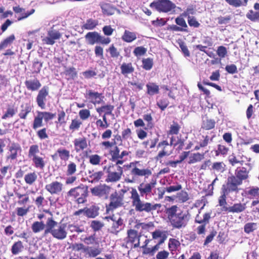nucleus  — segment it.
<instances>
[{
    "label": "nucleus",
    "instance_id": "1",
    "mask_svg": "<svg viewBox=\"0 0 259 259\" xmlns=\"http://www.w3.org/2000/svg\"><path fill=\"white\" fill-rule=\"evenodd\" d=\"M166 213L172 227L178 229L185 228L190 218L188 212L182 210L176 205L167 208Z\"/></svg>",
    "mask_w": 259,
    "mask_h": 259
},
{
    "label": "nucleus",
    "instance_id": "2",
    "mask_svg": "<svg viewBox=\"0 0 259 259\" xmlns=\"http://www.w3.org/2000/svg\"><path fill=\"white\" fill-rule=\"evenodd\" d=\"M132 205L136 211L147 213L156 210L161 206L160 204L145 202L141 199L140 196L135 188H132L130 191Z\"/></svg>",
    "mask_w": 259,
    "mask_h": 259
},
{
    "label": "nucleus",
    "instance_id": "3",
    "mask_svg": "<svg viewBox=\"0 0 259 259\" xmlns=\"http://www.w3.org/2000/svg\"><path fill=\"white\" fill-rule=\"evenodd\" d=\"M45 233H50L54 238L58 240H63L66 238L67 235L66 225L59 223L52 218H49L46 222Z\"/></svg>",
    "mask_w": 259,
    "mask_h": 259
},
{
    "label": "nucleus",
    "instance_id": "4",
    "mask_svg": "<svg viewBox=\"0 0 259 259\" xmlns=\"http://www.w3.org/2000/svg\"><path fill=\"white\" fill-rule=\"evenodd\" d=\"M88 194V187L83 185L71 188L66 193L65 198L67 200L76 201L78 204L87 201Z\"/></svg>",
    "mask_w": 259,
    "mask_h": 259
},
{
    "label": "nucleus",
    "instance_id": "5",
    "mask_svg": "<svg viewBox=\"0 0 259 259\" xmlns=\"http://www.w3.org/2000/svg\"><path fill=\"white\" fill-rule=\"evenodd\" d=\"M138 162L130 163L129 167H133L131 170V175L132 177L125 178V181L127 183H135L138 181V177H144L148 178L152 175L151 170L149 168L140 169L136 166Z\"/></svg>",
    "mask_w": 259,
    "mask_h": 259
},
{
    "label": "nucleus",
    "instance_id": "6",
    "mask_svg": "<svg viewBox=\"0 0 259 259\" xmlns=\"http://www.w3.org/2000/svg\"><path fill=\"white\" fill-rule=\"evenodd\" d=\"M39 149L37 145L30 146L28 156L32 160L34 167L36 168L43 169L45 166L46 163L41 157L38 156Z\"/></svg>",
    "mask_w": 259,
    "mask_h": 259
},
{
    "label": "nucleus",
    "instance_id": "7",
    "mask_svg": "<svg viewBox=\"0 0 259 259\" xmlns=\"http://www.w3.org/2000/svg\"><path fill=\"white\" fill-rule=\"evenodd\" d=\"M150 7L159 12L168 13L174 10L176 6L169 0H156L151 3Z\"/></svg>",
    "mask_w": 259,
    "mask_h": 259
},
{
    "label": "nucleus",
    "instance_id": "8",
    "mask_svg": "<svg viewBox=\"0 0 259 259\" xmlns=\"http://www.w3.org/2000/svg\"><path fill=\"white\" fill-rule=\"evenodd\" d=\"M241 185L234 177L229 176L227 180L226 184H224L222 188V193L229 195L232 192L238 193V186Z\"/></svg>",
    "mask_w": 259,
    "mask_h": 259
},
{
    "label": "nucleus",
    "instance_id": "9",
    "mask_svg": "<svg viewBox=\"0 0 259 259\" xmlns=\"http://www.w3.org/2000/svg\"><path fill=\"white\" fill-rule=\"evenodd\" d=\"M245 165L249 167L248 170L244 167H238L235 170L234 175H231L232 177H234L235 178L236 180H237L240 185L242 184L243 181H245L248 178L249 171L252 168L250 163H246Z\"/></svg>",
    "mask_w": 259,
    "mask_h": 259
},
{
    "label": "nucleus",
    "instance_id": "10",
    "mask_svg": "<svg viewBox=\"0 0 259 259\" xmlns=\"http://www.w3.org/2000/svg\"><path fill=\"white\" fill-rule=\"evenodd\" d=\"M156 184V181H152L150 183L143 182L140 184L138 186L140 196L146 197L148 195H150Z\"/></svg>",
    "mask_w": 259,
    "mask_h": 259
},
{
    "label": "nucleus",
    "instance_id": "11",
    "mask_svg": "<svg viewBox=\"0 0 259 259\" xmlns=\"http://www.w3.org/2000/svg\"><path fill=\"white\" fill-rule=\"evenodd\" d=\"M110 202L108 205L106 206V210L109 211L113 210L123 204V199L119 196L118 193L115 192L112 193L110 196Z\"/></svg>",
    "mask_w": 259,
    "mask_h": 259
},
{
    "label": "nucleus",
    "instance_id": "12",
    "mask_svg": "<svg viewBox=\"0 0 259 259\" xmlns=\"http://www.w3.org/2000/svg\"><path fill=\"white\" fill-rule=\"evenodd\" d=\"M85 98L89 100L90 102L96 105L102 103L104 96L101 93L89 90L86 92Z\"/></svg>",
    "mask_w": 259,
    "mask_h": 259
},
{
    "label": "nucleus",
    "instance_id": "13",
    "mask_svg": "<svg viewBox=\"0 0 259 259\" xmlns=\"http://www.w3.org/2000/svg\"><path fill=\"white\" fill-rule=\"evenodd\" d=\"M61 36V34L58 30L51 29L48 31L47 36L42 38V41L45 44L53 45Z\"/></svg>",
    "mask_w": 259,
    "mask_h": 259
},
{
    "label": "nucleus",
    "instance_id": "14",
    "mask_svg": "<svg viewBox=\"0 0 259 259\" xmlns=\"http://www.w3.org/2000/svg\"><path fill=\"white\" fill-rule=\"evenodd\" d=\"M8 152L7 159L15 160L20 154L22 149L20 145L18 143L13 142L8 146Z\"/></svg>",
    "mask_w": 259,
    "mask_h": 259
},
{
    "label": "nucleus",
    "instance_id": "15",
    "mask_svg": "<svg viewBox=\"0 0 259 259\" xmlns=\"http://www.w3.org/2000/svg\"><path fill=\"white\" fill-rule=\"evenodd\" d=\"M128 236L126 238V243L127 244H131L136 248L140 245V239L141 236L138 234L137 231L131 229L127 231Z\"/></svg>",
    "mask_w": 259,
    "mask_h": 259
},
{
    "label": "nucleus",
    "instance_id": "16",
    "mask_svg": "<svg viewBox=\"0 0 259 259\" xmlns=\"http://www.w3.org/2000/svg\"><path fill=\"white\" fill-rule=\"evenodd\" d=\"M117 171H108L105 181L107 183H116L119 181L123 174V168L120 165H117Z\"/></svg>",
    "mask_w": 259,
    "mask_h": 259
},
{
    "label": "nucleus",
    "instance_id": "17",
    "mask_svg": "<svg viewBox=\"0 0 259 259\" xmlns=\"http://www.w3.org/2000/svg\"><path fill=\"white\" fill-rule=\"evenodd\" d=\"M63 188V184L58 181H53L45 186V189L51 195L60 194Z\"/></svg>",
    "mask_w": 259,
    "mask_h": 259
},
{
    "label": "nucleus",
    "instance_id": "18",
    "mask_svg": "<svg viewBox=\"0 0 259 259\" xmlns=\"http://www.w3.org/2000/svg\"><path fill=\"white\" fill-rule=\"evenodd\" d=\"M110 190V187L106 184L99 185L91 189L92 194L94 196L98 197L107 195Z\"/></svg>",
    "mask_w": 259,
    "mask_h": 259
},
{
    "label": "nucleus",
    "instance_id": "19",
    "mask_svg": "<svg viewBox=\"0 0 259 259\" xmlns=\"http://www.w3.org/2000/svg\"><path fill=\"white\" fill-rule=\"evenodd\" d=\"M250 158H247L243 155L238 154L236 155L234 153L228 157L229 162L232 166H235L237 164L242 165L246 161H250Z\"/></svg>",
    "mask_w": 259,
    "mask_h": 259
},
{
    "label": "nucleus",
    "instance_id": "20",
    "mask_svg": "<svg viewBox=\"0 0 259 259\" xmlns=\"http://www.w3.org/2000/svg\"><path fill=\"white\" fill-rule=\"evenodd\" d=\"M49 94V89L47 87H44L39 91L36 97V102L39 107L41 109L45 108V102L46 97Z\"/></svg>",
    "mask_w": 259,
    "mask_h": 259
},
{
    "label": "nucleus",
    "instance_id": "21",
    "mask_svg": "<svg viewBox=\"0 0 259 259\" xmlns=\"http://www.w3.org/2000/svg\"><path fill=\"white\" fill-rule=\"evenodd\" d=\"M109 154L111 156L110 160L114 162L116 165H120L123 163L124 160L120 159V150L117 146H115L110 150Z\"/></svg>",
    "mask_w": 259,
    "mask_h": 259
},
{
    "label": "nucleus",
    "instance_id": "22",
    "mask_svg": "<svg viewBox=\"0 0 259 259\" xmlns=\"http://www.w3.org/2000/svg\"><path fill=\"white\" fill-rule=\"evenodd\" d=\"M246 208L245 203H237L228 208H224V210H228L227 212L231 213H240L244 211Z\"/></svg>",
    "mask_w": 259,
    "mask_h": 259
},
{
    "label": "nucleus",
    "instance_id": "23",
    "mask_svg": "<svg viewBox=\"0 0 259 259\" xmlns=\"http://www.w3.org/2000/svg\"><path fill=\"white\" fill-rule=\"evenodd\" d=\"M74 149L76 152H79L88 147L87 140L85 138H79L74 140Z\"/></svg>",
    "mask_w": 259,
    "mask_h": 259
},
{
    "label": "nucleus",
    "instance_id": "24",
    "mask_svg": "<svg viewBox=\"0 0 259 259\" xmlns=\"http://www.w3.org/2000/svg\"><path fill=\"white\" fill-rule=\"evenodd\" d=\"M99 33L96 31L89 32L85 35V38L88 44L94 45L99 43Z\"/></svg>",
    "mask_w": 259,
    "mask_h": 259
},
{
    "label": "nucleus",
    "instance_id": "25",
    "mask_svg": "<svg viewBox=\"0 0 259 259\" xmlns=\"http://www.w3.org/2000/svg\"><path fill=\"white\" fill-rule=\"evenodd\" d=\"M104 175L103 171H94V170L89 171V182L95 183L99 182Z\"/></svg>",
    "mask_w": 259,
    "mask_h": 259
},
{
    "label": "nucleus",
    "instance_id": "26",
    "mask_svg": "<svg viewBox=\"0 0 259 259\" xmlns=\"http://www.w3.org/2000/svg\"><path fill=\"white\" fill-rule=\"evenodd\" d=\"M81 240L85 244L89 245H99L98 238L96 237V234H93L90 236L82 235L80 238Z\"/></svg>",
    "mask_w": 259,
    "mask_h": 259
},
{
    "label": "nucleus",
    "instance_id": "27",
    "mask_svg": "<svg viewBox=\"0 0 259 259\" xmlns=\"http://www.w3.org/2000/svg\"><path fill=\"white\" fill-rule=\"evenodd\" d=\"M113 221V222L111 228V233L117 234L123 228V220L119 217L117 221Z\"/></svg>",
    "mask_w": 259,
    "mask_h": 259
},
{
    "label": "nucleus",
    "instance_id": "28",
    "mask_svg": "<svg viewBox=\"0 0 259 259\" xmlns=\"http://www.w3.org/2000/svg\"><path fill=\"white\" fill-rule=\"evenodd\" d=\"M32 110L31 105L28 103L22 104L20 106L19 116L21 119H25L27 115Z\"/></svg>",
    "mask_w": 259,
    "mask_h": 259
},
{
    "label": "nucleus",
    "instance_id": "29",
    "mask_svg": "<svg viewBox=\"0 0 259 259\" xmlns=\"http://www.w3.org/2000/svg\"><path fill=\"white\" fill-rule=\"evenodd\" d=\"M245 193L249 199L259 198V188L256 186L250 187L245 191Z\"/></svg>",
    "mask_w": 259,
    "mask_h": 259
},
{
    "label": "nucleus",
    "instance_id": "30",
    "mask_svg": "<svg viewBox=\"0 0 259 259\" xmlns=\"http://www.w3.org/2000/svg\"><path fill=\"white\" fill-rule=\"evenodd\" d=\"M25 84L27 89L31 91L37 90L41 87L40 83L37 79L26 80Z\"/></svg>",
    "mask_w": 259,
    "mask_h": 259
},
{
    "label": "nucleus",
    "instance_id": "31",
    "mask_svg": "<svg viewBox=\"0 0 259 259\" xmlns=\"http://www.w3.org/2000/svg\"><path fill=\"white\" fill-rule=\"evenodd\" d=\"M114 106L113 105H106L97 108L96 110L99 115H101L102 113H104V115H111Z\"/></svg>",
    "mask_w": 259,
    "mask_h": 259
},
{
    "label": "nucleus",
    "instance_id": "32",
    "mask_svg": "<svg viewBox=\"0 0 259 259\" xmlns=\"http://www.w3.org/2000/svg\"><path fill=\"white\" fill-rule=\"evenodd\" d=\"M121 38L126 42H131L137 38V34L136 32L125 30Z\"/></svg>",
    "mask_w": 259,
    "mask_h": 259
},
{
    "label": "nucleus",
    "instance_id": "33",
    "mask_svg": "<svg viewBox=\"0 0 259 259\" xmlns=\"http://www.w3.org/2000/svg\"><path fill=\"white\" fill-rule=\"evenodd\" d=\"M101 252V250L98 246L96 247L87 246L85 255L88 257H96Z\"/></svg>",
    "mask_w": 259,
    "mask_h": 259
},
{
    "label": "nucleus",
    "instance_id": "34",
    "mask_svg": "<svg viewBox=\"0 0 259 259\" xmlns=\"http://www.w3.org/2000/svg\"><path fill=\"white\" fill-rule=\"evenodd\" d=\"M15 194L18 198V204L20 205H24L29 201L28 194H21L18 191H15Z\"/></svg>",
    "mask_w": 259,
    "mask_h": 259
},
{
    "label": "nucleus",
    "instance_id": "35",
    "mask_svg": "<svg viewBox=\"0 0 259 259\" xmlns=\"http://www.w3.org/2000/svg\"><path fill=\"white\" fill-rule=\"evenodd\" d=\"M147 94L150 96H153L159 93V86L154 83L149 82L147 84Z\"/></svg>",
    "mask_w": 259,
    "mask_h": 259
},
{
    "label": "nucleus",
    "instance_id": "36",
    "mask_svg": "<svg viewBox=\"0 0 259 259\" xmlns=\"http://www.w3.org/2000/svg\"><path fill=\"white\" fill-rule=\"evenodd\" d=\"M98 25V21L97 20L92 19H88L82 28L87 30H93Z\"/></svg>",
    "mask_w": 259,
    "mask_h": 259
},
{
    "label": "nucleus",
    "instance_id": "37",
    "mask_svg": "<svg viewBox=\"0 0 259 259\" xmlns=\"http://www.w3.org/2000/svg\"><path fill=\"white\" fill-rule=\"evenodd\" d=\"M101 9L104 14L112 15L115 11V8L109 4H103L101 5Z\"/></svg>",
    "mask_w": 259,
    "mask_h": 259
},
{
    "label": "nucleus",
    "instance_id": "38",
    "mask_svg": "<svg viewBox=\"0 0 259 259\" xmlns=\"http://www.w3.org/2000/svg\"><path fill=\"white\" fill-rule=\"evenodd\" d=\"M204 154H200L199 153H193L189 157V164H193L200 161L204 159Z\"/></svg>",
    "mask_w": 259,
    "mask_h": 259
},
{
    "label": "nucleus",
    "instance_id": "39",
    "mask_svg": "<svg viewBox=\"0 0 259 259\" xmlns=\"http://www.w3.org/2000/svg\"><path fill=\"white\" fill-rule=\"evenodd\" d=\"M37 176L35 172H29L24 176V181L27 184L32 185L36 180Z\"/></svg>",
    "mask_w": 259,
    "mask_h": 259
},
{
    "label": "nucleus",
    "instance_id": "40",
    "mask_svg": "<svg viewBox=\"0 0 259 259\" xmlns=\"http://www.w3.org/2000/svg\"><path fill=\"white\" fill-rule=\"evenodd\" d=\"M57 154L61 160L66 161L70 157V152L63 148H59L57 150Z\"/></svg>",
    "mask_w": 259,
    "mask_h": 259
},
{
    "label": "nucleus",
    "instance_id": "41",
    "mask_svg": "<svg viewBox=\"0 0 259 259\" xmlns=\"http://www.w3.org/2000/svg\"><path fill=\"white\" fill-rule=\"evenodd\" d=\"M121 72L123 75L128 74L134 72V68L133 67L132 63H123L121 67Z\"/></svg>",
    "mask_w": 259,
    "mask_h": 259
},
{
    "label": "nucleus",
    "instance_id": "42",
    "mask_svg": "<svg viewBox=\"0 0 259 259\" xmlns=\"http://www.w3.org/2000/svg\"><path fill=\"white\" fill-rule=\"evenodd\" d=\"M99 207L93 205L88 208L85 211V214L89 218H94L97 216L99 214Z\"/></svg>",
    "mask_w": 259,
    "mask_h": 259
},
{
    "label": "nucleus",
    "instance_id": "43",
    "mask_svg": "<svg viewBox=\"0 0 259 259\" xmlns=\"http://www.w3.org/2000/svg\"><path fill=\"white\" fill-rule=\"evenodd\" d=\"M215 121L214 119L206 118L203 120L202 127L206 130H209L214 127Z\"/></svg>",
    "mask_w": 259,
    "mask_h": 259
},
{
    "label": "nucleus",
    "instance_id": "44",
    "mask_svg": "<svg viewBox=\"0 0 259 259\" xmlns=\"http://www.w3.org/2000/svg\"><path fill=\"white\" fill-rule=\"evenodd\" d=\"M45 227V225L43 222L36 221L32 224L31 229L34 233H37L42 231Z\"/></svg>",
    "mask_w": 259,
    "mask_h": 259
},
{
    "label": "nucleus",
    "instance_id": "45",
    "mask_svg": "<svg viewBox=\"0 0 259 259\" xmlns=\"http://www.w3.org/2000/svg\"><path fill=\"white\" fill-rule=\"evenodd\" d=\"M226 165L223 162H215L212 165V169L217 172L222 173L225 170Z\"/></svg>",
    "mask_w": 259,
    "mask_h": 259
},
{
    "label": "nucleus",
    "instance_id": "46",
    "mask_svg": "<svg viewBox=\"0 0 259 259\" xmlns=\"http://www.w3.org/2000/svg\"><path fill=\"white\" fill-rule=\"evenodd\" d=\"M15 37L14 34H12L5 39L0 43V50L7 48L15 40Z\"/></svg>",
    "mask_w": 259,
    "mask_h": 259
},
{
    "label": "nucleus",
    "instance_id": "47",
    "mask_svg": "<svg viewBox=\"0 0 259 259\" xmlns=\"http://www.w3.org/2000/svg\"><path fill=\"white\" fill-rule=\"evenodd\" d=\"M180 246V243L178 240L174 238L169 239L168 248L170 251H176Z\"/></svg>",
    "mask_w": 259,
    "mask_h": 259
},
{
    "label": "nucleus",
    "instance_id": "48",
    "mask_svg": "<svg viewBox=\"0 0 259 259\" xmlns=\"http://www.w3.org/2000/svg\"><path fill=\"white\" fill-rule=\"evenodd\" d=\"M23 248V246L22 242L20 241H17L15 242L12 247V253L15 255L17 254L22 250Z\"/></svg>",
    "mask_w": 259,
    "mask_h": 259
},
{
    "label": "nucleus",
    "instance_id": "49",
    "mask_svg": "<svg viewBox=\"0 0 259 259\" xmlns=\"http://www.w3.org/2000/svg\"><path fill=\"white\" fill-rule=\"evenodd\" d=\"M257 228V225L256 223H247L244 225V230L246 233L249 234L255 230Z\"/></svg>",
    "mask_w": 259,
    "mask_h": 259
},
{
    "label": "nucleus",
    "instance_id": "50",
    "mask_svg": "<svg viewBox=\"0 0 259 259\" xmlns=\"http://www.w3.org/2000/svg\"><path fill=\"white\" fill-rule=\"evenodd\" d=\"M228 196L227 194H225V193H222V195L220 196L219 199V205L222 207V211H227L228 210H224V208H228L226 206L227 202H226V197Z\"/></svg>",
    "mask_w": 259,
    "mask_h": 259
},
{
    "label": "nucleus",
    "instance_id": "51",
    "mask_svg": "<svg viewBox=\"0 0 259 259\" xmlns=\"http://www.w3.org/2000/svg\"><path fill=\"white\" fill-rule=\"evenodd\" d=\"M42 126V118L38 112L37 115L34 117L33 123V128L36 130Z\"/></svg>",
    "mask_w": 259,
    "mask_h": 259
},
{
    "label": "nucleus",
    "instance_id": "52",
    "mask_svg": "<svg viewBox=\"0 0 259 259\" xmlns=\"http://www.w3.org/2000/svg\"><path fill=\"white\" fill-rule=\"evenodd\" d=\"M153 65V59L151 58L143 59L142 60V66L143 68L146 70H150Z\"/></svg>",
    "mask_w": 259,
    "mask_h": 259
},
{
    "label": "nucleus",
    "instance_id": "53",
    "mask_svg": "<svg viewBox=\"0 0 259 259\" xmlns=\"http://www.w3.org/2000/svg\"><path fill=\"white\" fill-rule=\"evenodd\" d=\"M89 161L92 165H98L101 160V157L98 154H93L89 156Z\"/></svg>",
    "mask_w": 259,
    "mask_h": 259
},
{
    "label": "nucleus",
    "instance_id": "54",
    "mask_svg": "<svg viewBox=\"0 0 259 259\" xmlns=\"http://www.w3.org/2000/svg\"><path fill=\"white\" fill-rule=\"evenodd\" d=\"M76 171V165L73 162H70L67 165L66 174L67 176H72Z\"/></svg>",
    "mask_w": 259,
    "mask_h": 259
},
{
    "label": "nucleus",
    "instance_id": "55",
    "mask_svg": "<svg viewBox=\"0 0 259 259\" xmlns=\"http://www.w3.org/2000/svg\"><path fill=\"white\" fill-rule=\"evenodd\" d=\"M246 17L252 21L259 20V12H254L253 11L250 10L246 14Z\"/></svg>",
    "mask_w": 259,
    "mask_h": 259
},
{
    "label": "nucleus",
    "instance_id": "56",
    "mask_svg": "<svg viewBox=\"0 0 259 259\" xmlns=\"http://www.w3.org/2000/svg\"><path fill=\"white\" fill-rule=\"evenodd\" d=\"M195 13L196 10L194 7L192 6H189L187 8L186 10L181 14V16L188 18L189 17H191L190 15H194Z\"/></svg>",
    "mask_w": 259,
    "mask_h": 259
},
{
    "label": "nucleus",
    "instance_id": "57",
    "mask_svg": "<svg viewBox=\"0 0 259 259\" xmlns=\"http://www.w3.org/2000/svg\"><path fill=\"white\" fill-rule=\"evenodd\" d=\"M104 226V224L97 220L92 221L91 223V227L95 231H97L100 230Z\"/></svg>",
    "mask_w": 259,
    "mask_h": 259
},
{
    "label": "nucleus",
    "instance_id": "58",
    "mask_svg": "<svg viewBox=\"0 0 259 259\" xmlns=\"http://www.w3.org/2000/svg\"><path fill=\"white\" fill-rule=\"evenodd\" d=\"M82 124L81 121L78 119L72 120L71 123L69 126V129L72 131L77 130Z\"/></svg>",
    "mask_w": 259,
    "mask_h": 259
},
{
    "label": "nucleus",
    "instance_id": "59",
    "mask_svg": "<svg viewBox=\"0 0 259 259\" xmlns=\"http://www.w3.org/2000/svg\"><path fill=\"white\" fill-rule=\"evenodd\" d=\"M183 16H181V15L176 18L175 22L176 23L179 25L181 28L186 29L188 27L187 24L184 20Z\"/></svg>",
    "mask_w": 259,
    "mask_h": 259
},
{
    "label": "nucleus",
    "instance_id": "60",
    "mask_svg": "<svg viewBox=\"0 0 259 259\" xmlns=\"http://www.w3.org/2000/svg\"><path fill=\"white\" fill-rule=\"evenodd\" d=\"M38 113L42 119H44L46 122L52 119L55 116V114L48 112H38Z\"/></svg>",
    "mask_w": 259,
    "mask_h": 259
},
{
    "label": "nucleus",
    "instance_id": "61",
    "mask_svg": "<svg viewBox=\"0 0 259 259\" xmlns=\"http://www.w3.org/2000/svg\"><path fill=\"white\" fill-rule=\"evenodd\" d=\"M227 53V50L226 47L223 46L218 47L217 50V53L221 58H225L226 56Z\"/></svg>",
    "mask_w": 259,
    "mask_h": 259
},
{
    "label": "nucleus",
    "instance_id": "62",
    "mask_svg": "<svg viewBox=\"0 0 259 259\" xmlns=\"http://www.w3.org/2000/svg\"><path fill=\"white\" fill-rule=\"evenodd\" d=\"M110 53V56L112 58H118L120 55L119 52L117 51V49L113 45H112L110 46V47L107 50Z\"/></svg>",
    "mask_w": 259,
    "mask_h": 259
},
{
    "label": "nucleus",
    "instance_id": "63",
    "mask_svg": "<svg viewBox=\"0 0 259 259\" xmlns=\"http://www.w3.org/2000/svg\"><path fill=\"white\" fill-rule=\"evenodd\" d=\"M66 75L69 77V78L74 79L77 75V72L74 68H69L66 70L65 72Z\"/></svg>",
    "mask_w": 259,
    "mask_h": 259
},
{
    "label": "nucleus",
    "instance_id": "64",
    "mask_svg": "<svg viewBox=\"0 0 259 259\" xmlns=\"http://www.w3.org/2000/svg\"><path fill=\"white\" fill-rule=\"evenodd\" d=\"M90 111L88 109H82L79 112V116L82 120H86L90 116Z\"/></svg>",
    "mask_w": 259,
    "mask_h": 259
}]
</instances>
